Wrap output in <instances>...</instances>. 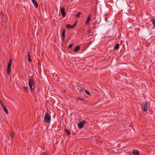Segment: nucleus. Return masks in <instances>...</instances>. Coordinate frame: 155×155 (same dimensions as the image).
I'll return each mask as SVG.
<instances>
[{
    "instance_id": "f257e3e1",
    "label": "nucleus",
    "mask_w": 155,
    "mask_h": 155,
    "mask_svg": "<svg viewBox=\"0 0 155 155\" xmlns=\"http://www.w3.org/2000/svg\"><path fill=\"white\" fill-rule=\"evenodd\" d=\"M51 117L47 113H46L45 116L44 120L46 123H49L51 121Z\"/></svg>"
},
{
    "instance_id": "f03ea898",
    "label": "nucleus",
    "mask_w": 155,
    "mask_h": 155,
    "mask_svg": "<svg viewBox=\"0 0 155 155\" xmlns=\"http://www.w3.org/2000/svg\"><path fill=\"white\" fill-rule=\"evenodd\" d=\"M35 81L33 79H29L28 81V84L30 89L31 91H32L33 88L32 87H35Z\"/></svg>"
},
{
    "instance_id": "7ed1b4c3",
    "label": "nucleus",
    "mask_w": 155,
    "mask_h": 155,
    "mask_svg": "<svg viewBox=\"0 0 155 155\" xmlns=\"http://www.w3.org/2000/svg\"><path fill=\"white\" fill-rule=\"evenodd\" d=\"M12 59H10L9 61L8 64V67L7 69V72L8 74H9L11 72V65L12 63Z\"/></svg>"
},
{
    "instance_id": "20e7f679",
    "label": "nucleus",
    "mask_w": 155,
    "mask_h": 155,
    "mask_svg": "<svg viewBox=\"0 0 155 155\" xmlns=\"http://www.w3.org/2000/svg\"><path fill=\"white\" fill-rule=\"evenodd\" d=\"M86 123V121L85 120H83L81 121L78 124V126L79 128H82L84 126L85 124Z\"/></svg>"
},
{
    "instance_id": "39448f33",
    "label": "nucleus",
    "mask_w": 155,
    "mask_h": 155,
    "mask_svg": "<svg viewBox=\"0 0 155 155\" xmlns=\"http://www.w3.org/2000/svg\"><path fill=\"white\" fill-rule=\"evenodd\" d=\"M149 105V103H148L147 101H146L144 104L143 108V110L144 111L146 112L147 110Z\"/></svg>"
},
{
    "instance_id": "423d86ee",
    "label": "nucleus",
    "mask_w": 155,
    "mask_h": 155,
    "mask_svg": "<svg viewBox=\"0 0 155 155\" xmlns=\"http://www.w3.org/2000/svg\"><path fill=\"white\" fill-rule=\"evenodd\" d=\"M61 12L62 13V17H65L66 16V13L64 8H61Z\"/></svg>"
},
{
    "instance_id": "0eeeda50",
    "label": "nucleus",
    "mask_w": 155,
    "mask_h": 155,
    "mask_svg": "<svg viewBox=\"0 0 155 155\" xmlns=\"http://www.w3.org/2000/svg\"><path fill=\"white\" fill-rule=\"evenodd\" d=\"M128 6L130 8H133L135 7V3L133 2H130L128 4Z\"/></svg>"
},
{
    "instance_id": "6e6552de",
    "label": "nucleus",
    "mask_w": 155,
    "mask_h": 155,
    "mask_svg": "<svg viewBox=\"0 0 155 155\" xmlns=\"http://www.w3.org/2000/svg\"><path fill=\"white\" fill-rule=\"evenodd\" d=\"M1 104L3 107V110L5 111V112L7 114H8V112L6 107L2 103H1Z\"/></svg>"
},
{
    "instance_id": "1a4fd4ad",
    "label": "nucleus",
    "mask_w": 155,
    "mask_h": 155,
    "mask_svg": "<svg viewBox=\"0 0 155 155\" xmlns=\"http://www.w3.org/2000/svg\"><path fill=\"white\" fill-rule=\"evenodd\" d=\"M132 153L134 155H140L139 151L136 150H133L132 151Z\"/></svg>"
},
{
    "instance_id": "9d476101",
    "label": "nucleus",
    "mask_w": 155,
    "mask_h": 155,
    "mask_svg": "<svg viewBox=\"0 0 155 155\" xmlns=\"http://www.w3.org/2000/svg\"><path fill=\"white\" fill-rule=\"evenodd\" d=\"M31 1L35 7L37 8L38 7V4L37 1L36 0H31Z\"/></svg>"
},
{
    "instance_id": "9b49d317",
    "label": "nucleus",
    "mask_w": 155,
    "mask_h": 155,
    "mask_svg": "<svg viewBox=\"0 0 155 155\" xmlns=\"http://www.w3.org/2000/svg\"><path fill=\"white\" fill-rule=\"evenodd\" d=\"M91 19V17L90 15H89L88 16L87 19L86 20V21L85 23V24L86 25L88 24H89V21Z\"/></svg>"
},
{
    "instance_id": "f8f14e48",
    "label": "nucleus",
    "mask_w": 155,
    "mask_h": 155,
    "mask_svg": "<svg viewBox=\"0 0 155 155\" xmlns=\"http://www.w3.org/2000/svg\"><path fill=\"white\" fill-rule=\"evenodd\" d=\"M65 31L64 29L62 33V37L63 38V40H65Z\"/></svg>"
},
{
    "instance_id": "ddd939ff",
    "label": "nucleus",
    "mask_w": 155,
    "mask_h": 155,
    "mask_svg": "<svg viewBox=\"0 0 155 155\" xmlns=\"http://www.w3.org/2000/svg\"><path fill=\"white\" fill-rule=\"evenodd\" d=\"M66 28L68 29L69 28H74V27L73 25H70L69 24H67L66 25Z\"/></svg>"
},
{
    "instance_id": "4468645a",
    "label": "nucleus",
    "mask_w": 155,
    "mask_h": 155,
    "mask_svg": "<svg viewBox=\"0 0 155 155\" xmlns=\"http://www.w3.org/2000/svg\"><path fill=\"white\" fill-rule=\"evenodd\" d=\"M80 48V47L79 46H76L74 49V51L75 52H77L79 51V49Z\"/></svg>"
},
{
    "instance_id": "2eb2a0df",
    "label": "nucleus",
    "mask_w": 155,
    "mask_h": 155,
    "mask_svg": "<svg viewBox=\"0 0 155 155\" xmlns=\"http://www.w3.org/2000/svg\"><path fill=\"white\" fill-rule=\"evenodd\" d=\"M9 134L10 137L12 138H13L14 136V132L12 131H11L9 132Z\"/></svg>"
},
{
    "instance_id": "dca6fc26",
    "label": "nucleus",
    "mask_w": 155,
    "mask_h": 155,
    "mask_svg": "<svg viewBox=\"0 0 155 155\" xmlns=\"http://www.w3.org/2000/svg\"><path fill=\"white\" fill-rule=\"evenodd\" d=\"M28 61H29V62H31L32 61V60L30 56V53H29V52H28Z\"/></svg>"
},
{
    "instance_id": "f3484780",
    "label": "nucleus",
    "mask_w": 155,
    "mask_h": 155,
    "mask_svg": "<svg viewBox=\"0 0 155 155\" xmlns=\"http://www.w3.org/2000/svg\"><path fill=\"white\" fill-rule=\"evenodd\" d=\"M119 47V44H117L114 47V49H118Z\"/></svg>"
},
{
    "instance_id": "a211bd4d",
    "label": "nucleus",
    "mask_w": 155,
    "mask_h": 155,
    "mask_svg": "<svg viewBox=\"0 0 155 155\" xmlns=\"http://www.w3.org/2000/svg\"><path fill=\"white\" fill-rule=\"evenodd\" d=\"M23 89L25 92H27L28 91V87H24Z\"/></svg>"
},
{
    "instance_id": "6ab92c4d",
    "label": "nucleus",
    "mask_w": 155,
    "mask_h": 155,
    "mask_svg": "<svg viewBox=\"0 0 155 155\" xmlns=\"http://www.w3.org/2000/svg\"><path fill=\"white\" fill-rule=\"evenodd\" d=\"M151 21L153 24V26L155 28V19H153Z\"/></svg>"
},
{
    "instance_id": "aec40b11",
    "label": "nucleus",
    "mask_w": 155,
    "mask_h": 155,
    "mask_svg": "<svg viewBox=\"0 0 155 155\" xmlns=\"http://www.w3.org/2000/svg\"><path fill=\"white\" fill-rule=\"evenodd\" d=\"M85 92H86V94H88L89 95H91V94L90 93L89 91H87L86 90H85Z\"/></svg>"
},
{
    "instance_id": "412c9836",
    "label": "nucleus",
    "mask_w": 155,
    "mask_h": 155,
    "mask_svg": "<svg viewBox=\"0 0 155 155\" xmlns=\"http://www.w3.org/2000/svg\"><path fill=\"white\" fill-rule=\"evenodd\" d=\"M40 155H48V153L47 152H45L41 153Z\"/></svg>"
},
{
    "instance_id": "4be33fe9",
    "label": "nucleus",
    "mask_w": 155,
    "mask_h": 155,
    "mask_svg": "<svg viewBox=\"0 0 155 155\" xmlns=\"http://www.w3.org/2000/svg\"><path fill=\"white\" fill-rule=\"evenodd\" d=\"M65 131L68 134L70 135V134L71 132L70 131V130H65Z\"/></svg>"
},
{
    "instance_id": "5701e85b",
    "label": "nucleus",
    "mask_w": 155,
    "mask_h": 155,
    "mask_svg": "<svg viewBox=\"0 0 155 155\" xmlns=\"http://www.w3.org/2000/svg\"><path fill=\"white\" fill-rule=\"evenodd\" d=\"M81 12H79L78 13V14L76 15V17L77 18H79L80 17V15L81 14Z\"/></svg>"
},
{
    "instance_id": "b1692460",
    "label": "nucleus",
    "mask_w": 155,
    "mask_h": 155,
    "mask_svg": "<svg viewBox=\"0 0 155 155\" xmlns=\"http://www.w3.org/2000/svg\"><path fill=\"white\" fill-rule=\"evenodd\" d=\"M73 45L72 44L69 45V47H68L69 48H71L72 47Z\"/></svg>"
},
{
    "instance_id": "393cba45",
    "label": "nucleus",
    "mask_w": 155,
    "mask_h": 155,
    "mask_svg": "<svg viewBox=\"0 0 155 155\" xmlns=\"http://www.w3.org/2000/svg\"><path fill=\"white\" fill-rule=\"evenodd\" d=\"M76 24H77V22H75L74 23V24L73 25L74 28L76 26Z\"/></svg>"
},
{
    "instance_id": "a878e982",
    "label": "nucleus",
    "mask_w": 155,
    "mask_h": 155,
    "mask_svg": "<svg viewBox=\"0 0 155 155\" xmlns=\"http://www.w3.org/2000/svg\"><path fill=\"white\" fill-rule=\"evenodd\" d=\"M0 16H2L4 15L3 13L2 12H1L0 14Z\"/></svg>"
},
{
    "instance_id": "bb28decb",
    "label": "nucleus",
    "mask_w": 155,
    "mask_h": 155,
    "mask_svg": "<svg viewBox=\"0 0 155 155\" xmlns=\"http://www.w3.org/2000/svg\"><path fill=\"white\" fill-rule=\"evenodd\" d=\"M80 92H81L83 91V90H80Z\"/></svg>"
},
{
    "instance_id": "cd10ccee",
    "label": "nucleus",
    "mask_w": 155,
    "mask_h": 155,
    "mask_svg": "<svg viewBox=\"0 0 155 155\" xmlns=\"http://www.w3.org/2000/svg\"><path fill=\"white\" fill-rule=\"evenodd\" d=\"M79 99L81 100H84V99Z\"/></svg>"
}]
</instances>
